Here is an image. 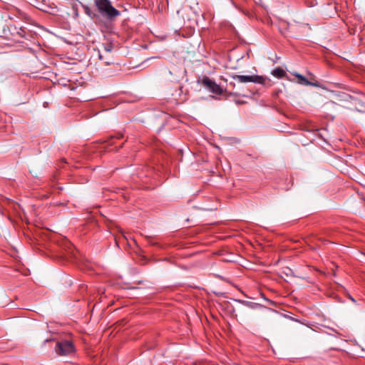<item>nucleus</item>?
Returning <instances> with one entry per match:
<instances>
[{"label":"nucleus","mask_w":365,"mask_h":365,"mask_svg":"<svg viewBox=\"0 0 365 365\" xmlns=\"http://www.w3.org/2000/svg\"><path fill=\"white\" fill-rule=\"evenodd\" d=\"M232 78L239 83L260 82L258 81V79L260 78L257 76L234 75L232 76Z\"/></svg>","instance_id":"nucleus-4"},{"label":"nucleus","mask_w":365,"mask_h":365,"mask_svg":"<svg viewBox=\"0 0 365 365\" xmlns=\"http://www.w3.org/2000/svg\"><path fill=\"white\" fill-rule=\"evenodd\" d=\"M105 50L107 52H110L111 51V48H110V46L105 47Z\"/></svg>","instance_id":"nucleus-7"},{"label":"nucleus","mask_w":365,"mask_h":365,"mask_svg":"<svg viewBox=\"0 0 365 365\" xmlns=\"http://www.w3.org/2000/svg\"><path fill=\"white\" fill-rule=\"evenodd\" d=\"M99 58H100V59H102V58H103V56H102V55H101V54H99Z\"/></svg>","instance_id":"nucleus-8"},{"label":"nucleus","mask_w":365,"mask_h":365,"mask_svg":"<svg viewBox=\"0 0 365 365\" xmlns=\"http://www.w3.org/2000/svg\"><path fill=\"white\" fill-rule=\"evenodd\" d=\"M294 76H295L297 78V79H298L297 82L299 84L304 85V86H316L315 83H313L309 81L304 76H303L302 75H301L299 73H294Z\"/></svg>","instance_id":"nucleus-5"},{"label":"nucleus","mask_w":365,"mask_h":365,"mask_svg":"<svg viewBox=\"0 0 365 365\" xmlns=\"http://www.w3.org/2000/svg\"><path fill=\"white\" fill-rule=\"evenodd\" d=\"M55 351L59 356H71L74 354L75 348L71 341L63 340L57 342Z\"/></svg>","instance_id":"nucleus-2"},{"label":"nucleus","mask_w":365,"mask_h":365,"mask_svg":"<svg viewBox=\"0 0 365 365\" xmlns=\"http://www.w3.org/2000/svg\"><path fill=\"white\" fill-rule=\"evenodd\" d=\"M272 76H274V77H277V78H283L286 76V72L284 69H282V68H279V67H277L276 68H274L272 71Z\"/></svg>","instance_id":"nucleus-6"},{"label":"nucleus","mask_w":365,"mask_h":365,"mask_svg":"<svg viewBox=\"0 0 365 365\" xmlns=\"http://www.w3.org/2000/svg\"><path fill=\"white\" fill-rule=\"evenodd\" d=\"M202 83L203 86L212 93L217 95L222 93V88L208 77H204L202 78Z\"/></svg>","instance_id":"nucleus-3"},{"label":"nucleus","mask_w":365,"mask_h":365,"mask_svg":"<svg viewBox=\"0 0 365 365\" xmlns=\"http://www.w3.org/2000/svg\"><path fill=\"white\" fill-rule=\"evenodd\" d=\"M98 11L108 19H113L120 15V11L115 9L109 0H93Z\"/></svg>","instance_id":"nucleus-1"}]
</instances>
